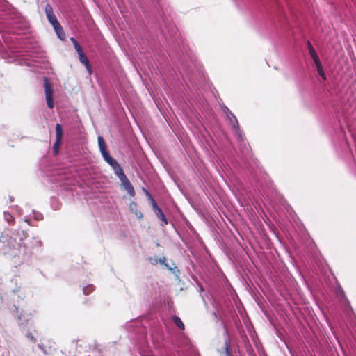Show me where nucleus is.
Segmentation results:
<instances>
[{
    "instance_id": "nucleus-1",
    "label": "nucleus",
    "mask_w": 356,
    "mask_h": 356,
    "mask_svg": "<svg viewBox=\"0 0 356 356\" xmlns=\"http://www.w3.org/2000/svg\"><path fill=\"white\" fill-rule=\"evenodd\" d=\"M26 233L24 231L22 233L18 229H10L9 233H2L0 236V243L4 248L10 251L22 245L24 238H26Z\"/></svg>"
},
{
    "instance_id": "nucleus-2",
    "label": "nucleus",
    "mask_w": 356,
    "mask_h": 356,
    "mask_svg": "<svg viewBox=\"0 0 356 356\" xmlns=\"http://www.w3.org/2000/svg\"><path fill=\"white\" fill-rule=\"evenodd\" d=\"M110 166L112 168L115 175L118 177V179L121 181V184L124 189L127 191V192L130 196L134 197L135 195L134 188L131 182L129 181V179L124 174L121 165L118 163L117 161H115Z\"/></svg>"
},
{
    "instance_id": "nucleus-3",
    "label": "nucleus",
    "mask_w": 356,
    "mask_h": 356,
    "mask_svg": "<svg viewBox=\"0 0 356 356\" xmlns=\"http://www.w3.org/2000/svg\"><path fill=\"white\" fill-rule=\"evenodd\" d=\"M44 92H45L46 102L47 104V106L51 109L54 106L53 90H52L51 86L47 77L44 78Z\"/></svg>"
},
{
    "instance_id": "nucleus-4",
    "label": "nucleus",
    "mask_w": 356,
    "mask_h": 356,
    "mask_svg": "<svg viewBox=\"0 0 356 356\" xmlns=\"http://www.w3.org/2000/svg\"><path fill=\"white\" fill-rule=\"evenodd\" d=\"M56 139L53 145V150L55 154L58 153L59 147L63 137V128L60 124L57 123L55 126Z\"/></svg>"
},
{
    "instance_id": "nucleus-5",
    "label": "nucleus",
    "mask_w": 356,
    "mask_h": 356,
    "mask_svg": "<svg viewBox=\"0 0 356 356\" xmlns=\"http://www.w3.org/2000/svg\"><path fill=\"white\" fill-rule=\"evenodd\" d=\"M337 294L340 300V301L343 304L345 309L348 311L351 310V306L350 304L349 300L346 296L345 292L343 290V289L341 287L340 285H339L336 289Z\"/></svg>"
},
{
    "instance_id": "nucleus-6",
    "label": "nucleus",
    "mask_w": 356,
    "mask_h": 356,
    "mask_svg": "<svg viewBox=\"0 0 356 356\" xmlns=\"http://www.w3.org/2000/svg\"><path fill=\"white\" fill-rule=\"evenodd\" d=\"M45 14L49 22L52 25V26L59 23L54 13L53 8L49 3H47L45 6Z\"/></svg>"
},
{
    "instance_id": "nucleus-7",
    "label": "nucleus",
    "mask_w": 356,
    "mask_h": 356,
    "mask_svg": "<svg viewBox=\"0 0 356 356\" xmlns=\"http://www.w3.org/2000/svg\"><path fill=\"white\" fill-rule=\"evenodd\" d=\"M13 308H14V310L13 311V313L17 315V320L19 321V323L20 325H23V324L26 325L27 323V322L29 321V318L31 317V314H28L20 313L19 314L18 308L15 305H13Z\"/></svg>"
},
{
    "instance_id": "nucleus-8",
    "label": "nucleus",
    "mask_w": 356,
    "mask_h": 356,
    "mask_svg": "<svg viewBox=\"0 0 356 356\" xmlns=\"http://www.w3.org/2000/svg\"><path fill=\"white\" fill-rule=\"evenodd\" d=\"M78 54H79V58L80 62L85 65L88 73L90 74H91L92 72V67H91V65L89 62L88 57L86 56V55L85 54L83 51H80L79 53H78Z\"/></svg>"
},
{
    "instance_id": "nucleus-9",
    "label": "nucleus",
    "mask_w": 356,
    "mask_h": 356,
    "mask_svg": "<svg viewBox=\"0 0 356 356\" xmlns=\"http://www.w3.org/2000/svg\"><path fill=\"white\" fill-rule=\"evenodd\" d=\"M218 352L220 356H232L230 353V343L228 339H225L224 346L218 349Z\"/></svg>"
},
{
    "instance_id": "nucleus-10",
    "label": "nucleus",
    "mask_w": 356,
    "mask_h": 356,
    "mask_svg": "<svg viewBox=\"0 0 356 356\" xmlns=\"http://www.w3.org/2000/svg\"><path fill=\"white\" fill-rule=\"evenodd\" d=\"M54 31L56 33V35L58 38L61 40H65V33L60 24V23L56 24V25L53 26Z\"/></svg>"
},
{
    "instance_id": "nucleus-11",
    "label": "nucleus",
    "mask_w": 356,
    "mask_h": 356,
    "mask_svg": "<svg viewBox=\"0 0 356 356\" xmlns=\"http://www.w3.org/2000/svg\"><path fill=\"white\" fill-rule=\"evenodd\" d=\"M232 129L237 140L238 141H243L244 135L242 129L240 128L239 123H238L237 125H234L232 127Z\"/></svg>"
},
{
    "instance_id": "nucleus-12",
    "label": "nucleus",
    "mask_w": 356,
    "mask_h": 356,
    "mask_svg": "<svg viewBox=\"0 0 356 356\" xmlns=\"http://www.w3.org/2000/svg\"><path fill=\"white\" fill-rule=\"evenodd\" d=\"M307 47L309 49V54L312 56L314 62L320 60L319 57H318L317 53L316 52L314 48L313 47L312 43L309 41H307Z\"/></svg>"
},
{
    "instance_id": "nucleus-13",
    "label": "nucleus",
    "mask_w": 356,
    "mask_h": 356,
    "mask_svg": "<svg viewBox=\"0 0 356 356\" xmlns=\"http://www.w3.org/2000/svg\"><path fill=\"white\" fill-rule=\"evenodd\" d=\"M314 63L316 65V70L318 71V74L323 79L325 80L326 75L323 71V68L322 64L321 63V60L316 61V62H314Z\"/></svg>"
},
{
    "instance_id": "nucleus-14",
    "label": "nucleus",
    "mask_w": 356,
    "mask_h": 356,
    "mask_svg": "<svg viewBox=\"0 0 356 356\" xmlns=\"http://www.w3.org/2000/svg\"><path fill=\"white\" fill-rule=\"evenodd\" d=\"M98 145L100 150L101 154H104V152H108L106 149V144L102 136H99L97 138Z\"/></svg>"
},
{
    "instance_id": "nucleus-15",
    "label": "nucleus",
    "mask_w": 356,
    "mask_h": 356,
    "mask_svg": "<svg viewBox=\"0 0 356 356\" xmlns=\"http://www.w3.org/2000/svg\"><path fill=\"white\" fill-rule=\"evenodd\" d=\"M154 213H155V215L156 216V217L161 221H162L164 223V225H167L168 224V220H167L165 214L163 213V212L162 211V210L161 209H159L157 211H154Z\"/></svg>"
},
{
    "instance_id": "nucleus-16",
    "label": "nucleus",
    "mask_w": 356,
    "mask_h": 356,
    "mask_svg": "<svg viewBox=\"0 0 356 356\" xmlns=\"http://www.w3.org/2000/svg\"><path fill=\"white\" fill-rule=\"evenodd\" d=\"M102 156L104 158V161L109 164V165H111L116 161L110 155L108 151L106 152H104V154H102Z\"/></svg>"
},
{
    "instance_id": "nucleus-17",
    "label": "nucleus",
    "mask_w": 356,
    "mask_h": 356,
    "mask_svg": "<svg viewBox=\"0 0 356 356\" xmlns=\"http://www.w3.org/2000/svg\"><path fill=\"white\" fill-rule=\"evenodd\" d=\"M172 321L174 322V323L181 330H184V325L182 322V321L181 320V318L179 317H178L177 316H172Z\"/></svg>"
},
{
    "instance_id": "nucleus-18",
    "label": "nucleus",
    "mask_w": 356,
    "mask_h": 356,
    "mask_svg": "<svg viewBox=\"0 0 356 356\" xmlns=\"http://www.w3.org/2000/svg\"><path fill=\"white\" fill-rule=\"evenodd\" d=\"M226 118H227V120H229V124L232 126V127L234 125H237V124L238 123V121L236 115L233 113H232V115H228L226 117Z\"/></svg>"
},
{
    "instance_id": "nucleus-19",
    "label": "nucleus",
    "mask_w": 356,
    "mask_h": 356,
    "mask_svg": "<svg viewBox=\"0 0 356 356\" xmlns=\"http://www.w3.org/2000/svg\"><path fill=\"white\" fill-rule=\"evenodd\" d=\"M95 290V286L92 284H87L83 287V292L85 295H88Z\"/></svg>"
},
{
    "instance_id": "nucleus-20",
    "label": "nucleus",
    "mask_w": 356,
    "mask_h": 356,
    "mask_svg": "<svg viewBox=\"0 0 356 356\" xmlns=\"http://www.w3.org/2000/svg\"><path fill=\"white\" fill-rule=\"evenodd\" d=\"M71 41L74 45V49L77 51V53H79L80 51H83L81 47L77 42V40L74 38H71Z\"/></svg>"
},
{
    "instance_id": "nucleus-21",
    "label": "nucleus",
    "mask_w": 356,
    "mask_h": 356,
    "mask_svg": "<svg viewBox=\"0 0 356 356\" xmlns=\"http://www.w3.org/2000/svg\"><path fill=\"white\" fill-rule=\"evenodd\" d=\"M3 216H4L5 220L8 223H13L14 222V218H13V216L10 213L4 211L3 212Z\"/></svg>"
},
{
    "instance_id": "nucleus-22",
    "label": "nucleus",
    "mask_w": 356,
    "mask_h": 356,
    "mask_svg": "<svg viewBox=\"0 0 356 356\" xmlns=\"http://www.w3.org/2000/svg\"><path fill=\"white\" fill-rule=\"evenodd\" d=\"M33 217L36 220H41L43 218V216L41 213L36 211L35 210L33 211Z\"/></svg>"
},
{
    "instance_id": "nucleus-23",
    "label": "nucleus",
    "mask_w": 356,
    "mask_h": 356,
    "mask_svg": "<svg viewBox=\"0 0 356 356\" xmlns=\"http://www.w3.org/2000/svg\"><path fill=\"white\" fill-rule=\"evenodd\" d=\"M149 200L151 202L152 207V209L154 210V211H157L158 209H160V207L158 206L157 203L154 200V197H152Z\"/></svg>"
},
{
    "instance_id": "nucleus-24",
    "label": "nucleus",
    "mask_w": 356,
    "mask_h": 356,
    "mask_svg": "<svg viewBox=\"0 0 356 356\" xmlns=\"http://www.w3.org/2000/svg\"><path fill=\"white\" fill-rule=\"evenodd\" d=\"M222 109L226 117L228 115H232V112L226 106L223 105Z\"/></svg>"
},
{
    "instance_id": "nucleus-25",
    "label": "nucleus",
    "mask_w": 356,
    "mask_h": 356,
    "mask_svg": "<svg viewBox=\"0 0 356 356\" xmlns=\"http://www.w3.org/2000/svg\"><path fill=\"white\" fill-rule=\"evenodd\" d=\"M26 337L28 339H29V340L33 342V343H35L36 342V339L35 337L33 336V334H32V332H28L27 334H26Z\"/></svg>"
},
{
    "instance_id": "nucleus-26",
    "label": "nucleus",
    "mask_w": 356,
    "mask_h": 356,
    "mask_svg": "<svg viewBox=\"0 0 356 356\" xmlns=\"http://www.w3.org/2000/svg\"><path fill=\"white\" fill-rule=\"evenodd\" d=\"M177 277H179V275L180 274V270L179 269L176 267V266H174L173 268H172L171 270H170Z\"/></svg>"
},
{
    "instance_id": "nucleus-27",
    "label": "nucleus",
    "mask_w": 356,
    "mask_h": 356,
    "mask_svg": "<svg viewBox=\"0 0 356 356\" xmlns=\"http://www.w3.org/2000/svg\"><path fill=\"white\" fill-rule=\"evenodd\" d=\"M149 262L153 264V265H155L159 261H158V259L156 258H149Z\"/></svg>"
},
{
    "instance_id": "nucleus-28",
    "label": "nucleus",
    "mask_w": 356,
    "mask_h": 356,
    "mask_svg": "<svg viewBox=\"0 0 356 356\" xmlns=\"http://www.w3.org/2000/svg\"><path fill=\"white\" fill-rule=\"evenodd\" d=\"M158 261L162 264L164 265L166 263V259L165 257H162L158 259Z\"/></svg>"
},
{
    "instance_id": "nucleus-29",
    "label": "nucleus",
    "mask_w": 356,
    "mask_h": 356,
    "mask_svg": "<svg viewBox=\"0 0 356 356\" xmlns=\"http://www.w3.org/2000/svg\"><path fill=\"white\" fill-rule=\"evenodd\" d=\"M143 190H144L145 195L148 197L149 200H150L153 197L152 195H151V193L147 190H146L145 188H143Z\"/></svg>"
},
{
    "instance_id": "nucleus-30",
    "label": "nucleus",
    "mask_w": 356,
    "mask_h": 356,
    "mask_svg": "<svg viewBox=\"0 0 356 356\" xmlns=\"http://www.w3.org/2000/svg\"><path fill=\"white\" fill-rule=\"evenodd\" d=\"M34 240L35 241V245L38 246H40L41 241L38 238H34Z\"/></svg>"
},
{
    "instance_id": "nucleus-31",
    "label": "nucleus",
    "mask_w": 356,
    "mask_h": 356,
    "mask_svg": "<svg viewBox=\"0 0 356 356\" xmlns=\"http://www.w3.org/2000/svg\"><path fill=\"white\" fill-rule=\"evenodd\" d=\"M135 323H136V322L131 321H130L129 323H127V325H128V326H129V327H132V326L134 325V324H135Z\"/></svg>"
},
{
    "instance_id": "nucleus-32",
    "label": "nucleus",
    "mask_w": 356,
    "mask_h": 356,
    "mask_svg": "<svg viewBox=\"0 0 356 356\" xmlns=\"http://www.w3.org/2000/svg\"><path fill=\"white\" fill-rule=\"evenodd\" d=\"M168 270H171L172 267H171L170 266L168 265V264L166 262L164 265H163Z\"/></svg>"
},
{
    "instance_id": "nucleus-33",
    "label": "nucleus",
    "mask_w": 356,
    "mask_h": 356,
    "mask_svg": "<svg viewBox=\"0 0 356 356\" xmlns=\"http://www.w3.org/2000/svg\"><path fill=\"white\" fill-rule=\"evenodd\" d=\"M38 347H39V348H40V350H42L44 353H46V351L43 349V348H42V345L39 344V345H38Z\"/></svg>"
},
{
    "instance_id": "nucleus-34",
    "label": "nucleus",
    "mask_w": 356,
    "mask_h": 356,
    "mask_svg": "<svg viewBox=\"0 0 356 356\" xmlns=\"http://www.w3.org/2000/svg\"><path fill=\"white\" fill-rule=\"evenodd\" d=\"M24 221L28 223V225H31V222H30V220L29 219L25 218Z\"/></svg>"
},
{
    "instance_id": "nucleus-35",
    "label": "nucleus",
    "mask_w": 356,
    "mask_h": 356,
    "mask_svg": "<svg viewBox=\"0 0 356 356\" xmlns=\"http://www.w3.org/2000/svg\"><path fill=\"white\" fill-rule=\"evenodd\" d=\"M9 200H10V202H13V200H14L13 197V196H10L9 197Z\"/></svg>"
},
{
    "instance_id": "nucleus-36",
    "label": "nucleus",
    "mask_w": 356,
    "mask_h": 356,
    "mask_svg": "<svg viewBox=\"0 0 356 356\" xmlns=\"http://www.w3.org/2000/svg\"><path fill=\"white\" fill-rule=\"evenodd\" d=\"M142 217H143V215L141 213H140L139 218H142Z\"/></svg>"
},
{
    "instance_id": "nucleus-37",
    "label": "nucleus",
    "mask_w": 356,
    "mask_h": 356,
    "mask_svg": "<svg viewBox=\"0 0 356 356\" xmlns=\"http://www.w3.org/2000/svg\"><path fill=\"white\" fill-rule=\"evenodd\" d=\"M185 72H186V74L188 73V70L187 69H184Z\"/></svg>"
}]
</instances>
